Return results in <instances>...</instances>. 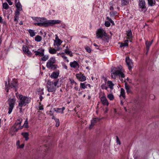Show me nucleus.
I'll return each mask as SVG.
<instances>
[{
	"instance_id": "obj_1",
	"label": "nucleus",
	"mask_w": 159,
	"mask_h": 159,
	"mask_svg": "<svg viewBox=\"0 0 159 159\" xmlns=\"http://www.w3.org/2000/svg\"><path fill=\"white\" fill-rule=\"evenodd\" d=\"M36 22L34 23L35 25L44 26L45 27L52 25L60 23L61 21L57 20H46V19L44 18L35 17L34 19Z\"/></svg>"
},
{
	"instance_id": "obj_2",
	"label": "nucleus",
	"mask_w": 159,
	"mask_h": 159,
	"mask_svg": "<svg viewBox=\"0 0 159 159\" xmlns=\"http://www.w3.org/2000/svg\"><path fill=\"white\" fill-rule=\"evenodd\" d=\"M118 76L120 78L125 77V75L123 73V70L121 69L117 70L116 68H113L111 71V76L112 79H115Z\"/></svg>"
},
{
	"instance_id": "obj_3",
	"label": "nucleus",
	"mask_w": 159,
	"mask_h": 159,
	"mask_svg": "<svg viewBox=\"0 0 159 159\" xmlns=\"http://www.w3.org/2000/svg\"><path fill=\"white\" fill-rule=\"evenodd\" d=\"M58 83V82H55L48 81L47 84V87L48 91L49 92H54L56 89V86Z\"/></svg>"
},
{
	"instance_id": "obj_4",
	"label": "nucleus",
	"mask_w": 159,
	"mask_h": 159,
	"mask_svg": "<svg viewBox=\"0 0 159 159\" xmlns=\"http://www.w3.org/2000/svg\"><path fill=\"white\" fill-rule=\"evenodd\" d=\"M56 59L54 57H52L50 58L46 64V66L50 69L55 70L58 67L57 65L55 64Z\"/></svg>"
},
{
	"instance_id": "obj_5",
	"label": "nucleus",
	"mask_w": 159,
	"mask_h": 159,
	"mask_svg": "<svg viewBox=\"0 0 159 159\" xmlns=\"http://www.w3.org/2000/svg\"><path fill=\"white\" fill-rule=\"evenodd\" d=\"M20 101L18 105L20 107L25 106L27 104L29 103L30 101V99L27 97L20 95L19 96Z\"/></svg>"
},
{
	"instance_id": "obj_6",
	"label": "nucleus",
	"mask_w": 159,
	"mask_h": 159,
	"mask_svg": "<svg viewBox=\"0 0 159 159\" xmlns=\"http://www.w3.org/2000/svg\"><path fill=\"white\" fill-rule=\"evenodd\" d=\"M6 90L7 91V92H8V87H9V88H14L15 89V91H16V88L17 86V81L16 80H13L12 81V82L11 83V85H7V82H6Z\"/></svg>"
},
{
	"instance_id": "obj_7",
	"label": "nucleus",
	"mask_w": 159,
	"mask_h": 159,
	"mask_svg": "<svg viewBox=\"0 0 159 159\" xmlns=\"http://www.w3.org/2000/svg\"><path fill=\"white\" fill-rule=\"evenodd\" d=\"M96 34L98 38L101 39L103 36H106V33L104 30L100 29L98 30Z\"/></svg>"
},
{
	"instance_id": "obj_8",
	"label": "nucleus",
	"mask_w": 159,
	"mask_h": 159,
	"mask_svg": "<svg viewBox=\"0 0 159 159\" xmlns=\"http://www.w3.org/2000/svg\"><path fill=\"white\" fill-rule=\"evenodd\" d=\"M9 103L8 113L9 114H10L12 112V110L13 108L15 102V101L13 99H9Z\"/></svg>"
},
{
	"instance_id": "obj_9",
	"label": "nucleus",
	"mask_w": 159,
	"mask_h": 159,
	"mask_svg": "<svg viewBox=\"0 0 159 159\" xmlns=\"http://www.w3.org/2000/svg\"><path fill=\"white\" fill-rule=\"evenodd\" d=\"M22 128V126H20V125H19V126H18L14 125L11 128V133L12 134H14L19 129H21Z\"/></svg>"
},
{
	"instance_id": "obj_10",
	"label": "nucleus",
	"mask_w": 159,
	"mask_h": 159,
	"mask_svg": "<svg viewBox=\"0 0 159 159\" xmlns=\"http://www.w3.org/2000/svg\"><path fill=\"white\" fill-rule=\"evenodd\" d=\"M76 77L80 81H84L86 80V77L81 73L77 74L76 75Z\"/></svg>"
},
{
	"instance_id": "obj_11",
	"label": "nucleus",
	"mask_w": 159,
	"mask_h": 159,
	"mask_svg": "<svg viewBox=\"0 0 159 159\" xmlns=\"http://www.w3.org/2000/svg\"><path fill=\"white\" fill-rule=\"evenodd\" d=\"M55 48L50 47L49 48V52L51 54H55L56 53L57 51H59L61 49V48H57L56 47H55Z\"/></svg>"
},
{
	"instance_id": "obj_12",
	"label": "nucleus",
	"mask_w": 159,
	"mask_h": 159,
	"mask_svg": "<svg viewBox=\"0 0 159 159\" xmlns=\"http://www.w3.org/2000/svg\"><path fill=\"white\" fill-rule=\"evenodd\" d=\"M101 101L102 104L104 105L108 106L109 105V102L105 96V95L104 94L101 98Z\"/></svg>"
},
{
	"instance_id": "obj_13",
	"label": "nucleus",
	"mask_w": 159,
	"mask_h": 159,
	"mask_svg": "<svg viewBox=\"0 0 159 159\" xmlns=\"http://www.w3.org/2000/svg\"><path fill=\"white\" fill-rule=\"evenodd\" d=\"M70 65L71 68L75 69H78L80 67L79 63L76 61L70 62Z\"/></svg>"
},
{
	"instance_id": "obj_14",
	"label": "nucleus",
	"mask_w": 159,
	"mask_h": 159,
	"mask_svg": "<svg viewBox=\"0 0 159 159\" xmlns=\"http://www.w3.org/2000/svg\"><path fill=\"white\" fill-rule=\"evenodd\" d=\"M125 88L128 94L133 93V92L131 89V87L125 81Z\"/></svg>"
},
{
	"instance_id": "obj_15",
	"label": "nucleus",
	"mask_w": 159,
	"mask_h": 159,
	"mask_svg": "<svg viewBox=\"0 0 159 159\" xmlns=\"http://www.w3.org/2000/svg\"><path fill=\"white\" fill-rule=\"evenodd\" d=\"M126 62L128 65V68L129 70H131L133 66V63L130 59L129 57H128L126 58Z\"/></svg>"
},
{
	"instance_id": "obj_16",
	"label": "nucleus",
	"mask_w": 159,
	"mask_h": 159,
	"mask_svg": "<svg viewBox=\"0 0 159 159\" xmlns=\"http://www.w3.org/2000/svg\"><path fill=\"white\" fill-rule=\"evenodd\" d=\"M16 6L17 8V9L15 12L17 13L18 12L19 14H20V12L22 10V6L19 1H18L17 3H16Z\"/></svg>"
},
{
	"instance_id": "obj_17",
	"label": "nucleus",
	"mask_w": 159,
	"mask_h": 159,
	"mask_svg": "<svg viewBox=\"0 0 159 159\" xmlns=\"http://www.w3.org/2000/svg\"><path fill=\"white\" fill-rule=\"evenodd\" d=\"M23 51L26 54L30 56L31 55V52L29 51L26 45H24L22 48Z\"/></svg>"
},
{
	"instance_id": "obj_18",
	"label": "nucleus",
	"mask_w": 159,
	"mask_h": 159,
	"mask_svg": "<svg viewBox=\"0 0 159 159\" xmlns=\"http://www.w3.org/2000/svg\"><path fill=\"white\" fill-rule=\"evenodd\" d=\"M44 50L43 49H39L38 51L35 52L36 55H39V56H42L44 54Z\"/></svg>"
},
{
	"instance_id": "obj_19",
	"label": "nucleus",
	"mask_w": 159,
	"mask_h": 159,
	"mask_svg": "<svg viewBox=\"0 0 159 159\" xmlns=\"http://www.w3.org/2000/svg\"><path fill=\"white\" fill-rule=\"evenodd\" d=\"M139 6L141 8L143 9L146 8V7L144 0H139Z\"/></svg>"
},
{
	"instance_id": "obj_20",
	"label": "nucleus",
	"mask_w": 159,
	"mask_h": 159,
	"mask_svg": "<svg viewBox=\"0 0 159 159\" xmlns=\"http://www.w3.org/2000/svg\"><path fill=\"white\" fill-rule=\"evenodd\" d=\"M62 43V41L61 40H54V43L53 45L55 47H57V48H61L60 45Z\"/></svg>"
},
{
	"instance_id": "obj_21",
	"label": "nucleus",
	"mask_w": 159,
	"mask_h": 159,
	"mask_svg": "<svg viewBox=\"0 0 159 159\" xmlns=\"http://www.w3.org/2000/svg\"><path fill=\"white\" fill-rule=\"evenodd\" d=\"M107 85L109 88L111 89L112 90L114 89V86L115 84L112 81L108 80L107 82Z\"/></svg>"
},
{
	"instance_id": "obj_22",
	"label": "nucleus",
	"mask_w": 159,
	"mask_h": 159,
	"mask_svg": "<svg viewBox=\"0 0 159 159\" xmlns=\"http://www.w3.org/2000/svg\"><path fill=\"white\" fill-rule=\"evenodd\" d=\"M99 119L97 118H95L92 120L91 121V124L89 127L90 129H91L95 125L97 122L99 121Z\"/></svg>"
},
{
	"instance_id": "obj_23",
	"label": "nucleus",
	"mask_w": 159,
	"mask_h": 159,
	"mask_svg": "<svg viewBox=\"0 0 159 159\" xmlns=\"http://www.w3.org/2000/svg\"><path fill=\"white\" fill-rule=\"evenodd\" d=\"M120 98H121V97L123 98V100H125V90L123 88H121L120 89Z\"/></svg>"
},
{
	"instance_id": "obj_24",
	"label": "nucleus",
	"mask_w": 159,
	"mask_h": 159,
	"mask_svg": "<svg viewBox=\"0 0 159 159\" xmlns=\"http://www.w3.org/2000/svg\"><path fill=\"white\" fill-rule=\"evenodd\" d=\"M65 109V107H62L61 108H57L54 109L55 111L57 113H61V114L63 113V111Z\"/></svg>"
},
{
	"instance_id": "obj_25",
	"label": "nucleus",
	"mask_w": 159,
	"mask_h": 159,
	"mask_svg": "<svg viewBox=\"0 0 159 159\" xmlns=\"http://www.w3.org/2000/svg\"><path fill=\"white\" fill-rule=\"evenodd\" d=\"M127 37L126 39H131L132 38V33L131 30H129L126 32Z\"/></svg>"
},
{
	"instance_id": "obj_26",
	"label": "nucleus",
	"mask_w": 159,
	"mask_h": 159,
	"mask_svg": "<svg viewBox=\"0 0 159 159\" xmlns=\"http://www.w3.org/2000/svg\"><path fill=\"white\" fill-rule=\"evenodd\" d=\"M59 75V73L58 72H53L51 74L50 77L52 78L56 79Z\"/></svg>"
},
{
	"instance_id": "obj_27",
	"label": "nucleus",
	"mask_w": 159,
	"mask_h": 159,
	"mask_svg": "<svg viewBox=\"0 0 159 159\" xmlns=\"http://www.w3.org/2000/svg\"><path fill=\"white\" fill-rule=\"evenodd\" d=\"M104 80H105V82L104 83H103L102 84L101 87L102 89H105L106 90H107L108 88L106 85V84H107V82H106L107 80V79L105 78Z\"/></svg>"
},
{
	"instance_id": "obj_28",
	"label": "nucleus",
	"mask_w": 159,
	"mask_h": 159,
	"mask_svg": "<svg viewBox=\"0 0 159 159\" xmlns=\"http://www.w3.org/2000/svg\"><path fill=\"white\" fill-rule=\"evenodd\" d=\"M22 119L21 118H19L16 121L15 124L14 125L18 126H19V125H20V126H21V124L22 122Z\"/></svg>"
},
{
	"instance_id": "obj_29",
	"label": "nucleus",
	"mask_w": 159,
	"mask_h": 159,
	"mask_svg": "<svg viewBox=\"0 0 159 159\" xmlns=\"http://www.w3.org/2000/svg\"><path fill=\"white\" fill-rule=\"evenodd\" d=\"M153 41L152 40L151 42H150L148 41H146V49L147 50V51H148L149 49L150 46L151 45Z\"/></svg>"
},
{
	"instance_id": "obj_30",
	"label": "nucleus",
	"mask_w": 159,
	"mask_h": 159,
	"mask_svg": "<svg viewBox=\"0 0 159 159\" xmlns=\"http://www.w3.org/2000/svg\"><path fill=\"white\" fill-rule=\"evenodd\" d=\"M148 3L151 6H154L156 3V1L153 0H148Z\"/></svg>"
},
{
	"instance_id": "obj_31",
	"label": "nucleus",
	"mask_w": 159,
	"mask_h": 159,
	"mask_svg": "<svg viewBox=\"0 0 159 159\" xmlns=\"http://www.w3.org/2000/svg\"><path fill=\"white\" fill-rule=\"evenodd\" d=\"M22 135L23 136L24 138H25V140L26 141L28 140L29 139V134L28 133L25 132L22 133Z\"/></svg>"
},
{
	"instance_id": "obj_32",
	"label": "nucleus",
	"mask_w": 159,
	"mask_h": 159,
	"mask_svg": "<svg viewBox=\"0 0 159 159\" xmlns=\"http://www.w3.org/2000/svg\"><path fill=\"white\" fill-rule=\"evenodd\" d=\"M42 39V37L39 35H36L35 37V40L37 42H40Z\"/></svg>"
},
{
	"instance_id": "obj_33",
	"label": "nucleus",
	"mask_w": 159,
	"mask_h": 159,
	"mask_svg": "<svg viewBox=\"0 0 159 159\" xmlns=\"http://www.w3.org/2000/svg\"><path fill=\"white\" fill-rule=\"evenodd\" d=\"M20 14H19L18 12L17 13L15 12V18H14V21L16 22V24L18 22V18L19 17V16L20 15Z\"/></svg>"
},
{
	"instance_id": "obj_34",
	"label": "nucleus",
	"mask_w": 159,
	"mask_h": 159,
	"mask_svg": "<svg viewBox=\"0 0 159 159\" xmlns=\"http://www.w3.org/2000/svg\"><path fill=\"white\" fill-rule=\"evenodd\" d=\"M42 57L41 60L43 61H46L48 60L49 58V57L48 55H44V54Z\"/></svg>"
},
{
	"instance_id": "obj_35",
	"label": "nucleus",
	"mask_w": 159,
	"mask_h": 159,
	"mask_svg": "<svg viewBox=\"0 0 159 159\" xmlns=\"http://www.w3.org/2000/svg\"><path fill=\"white\" fill-rule=\"evenodd\" d=\"M121 2L122 5H126L129 3V0H121Z\"/></svg>"
},
{
	"instance_id": "obj_36",
	"label": "nucleus",
	"mask_w": 159,
	"mask_h": 159,
	"mask_svg": "<svg viewBox=\"0 0 159 159\" xmlns=\"http://www.w3.org/2000/svg\"><path fill=\"white\" fill-rule=\"evenodd\" d=\"M65 53L68 55H69L70 57L73 56L72 53L71 51H70L68 49H66L65 51Z\"/></svg>"
},
{
	"instance_id": "obj_37",
	"label": "nucleus",
	"mask_w": 159,
	"mask_h": 159,
	"mask_svg": "<svg viewBox=\"0 0 159 159\" xmlns=\"http://www.w3.org/2000/svg\"><path fill=\"white\" fill-rule=\"evenodd\" d=\"M28 31L31 36L33 37L35 35V33L34 32V30H29Z\"/></svg>"
},
{
	"instance_id": "obj_38",
	"label": "nucleus",
	"mask_w": 159,
	"mask_h": 159,
	"mask_svg": "<svg viewBox=\"0 0 159 159\" xmlns=\"http://www.w3.org/2000/svg\"><path fill=\"white\" fill-rule=\"evenodd\" d=\"M70 82V83L71 84L72 86H76L77 84L75 82L74 80L73 79H69Z\"/></svg>"
},
{
	"instance_id": "obj_39",
	"label": "nucleus",
	"mask_w": 159,
	"mask_h": 159,
	"mask_svg": "<svg viewBox=\"0 0 159 159\" xmlns=\"http://www.w3.org/2000/svg\"><path fill=\"white\" fill-rule=\"evenodd\" d=\"M107 98L111 100H112L114 99V97L112 94H110L107 96Z\"/></svg>"
},
{
	"instance_id": "obj_40",
	"label": "nucleus",
	"mask_w": 159,
	"mask_h": 159,
	"mask_svg": "<svg viewBox=\"0 0 159 159\" xmlns=\"http://www.w3.org/2000/svg\"><path fill=\"white\" fill-rule=\"evenodd\" d=\"M2 6L3 8L5 9H7L9 7L8 5L6 3H3V4Z\"/></svg>"
},
{
	"instance_id": "obj_41",
	"label": "nucleus",
	"mask_w": 159,
	"mask_h": 159,
	"mask_svg": "<svg viewBox=\"0 0 159 159\" xmlns=\"http://www.w3.org/2000/svg\"><path fill=\"white\" fill-rule=\"evenodd\" d=\"M23 127H24L25 128H28V121L27 120V119H26V120L25 121L24 124L23 126H22Z\"/></svg>"
},
{
	"instance_id": "obj_42",
	"label": "nucleus",
	"mask_w": 159,
	"mask_h": 159,
	"mask_svg": "<svg viewBox=\"0 0 159 159\" xmlns=\"http://www.w3.org/2000/svg\"><path fill=\"white\" fill-rule=\"evenodd\" d=\"M55 121L56 123V126L57 127L59 126L60 125V122L59 120L58 119H56Z\"/></svg>"
},
{
	"instance_id": "obj_43",
	"label": "nucleus",
	"mask_w": 159,
	"mask_h": 159,
	"mask_svg": "<svg viewBox=\"0 0 159 159\" xmlns=\"http://www.w3.org/2000/svg\"><path fill=\"white\" fill-rule=\"evenodd\" d=\"M116 143L117 144H119L120 145L121 144L120 141V139L117 136H116Z\"/></svg>"
},
{
	"instance_id": "obj_44",
	"label": "nucleus",
	"mask_w": 159,
	"mask_h": 159,
	"mask_svg": "<svg viewBox=\"0 0 159 159\" xmlns=\"http://www.w3.org/2000/svg\"><path fill=\"white\" fill-rule=\"evenodd\" d=\"M80 85L81 87L82 88H83V89H84L86 88V87L85 85V84L84 83H80Z\"/></svg>"
},
{
	"instance_id": "obj_45",
	"label": "nucleus",
	"mask_w": 159,
	"mask_h": 159,
	"mask_svg": "<svg viewBox=\"0 0 159 159\" xmlns=\"http://www.w3.org/2000/svg\"><path fill=\"white\" fill-rule=\"evenodd\" d=\"M117 12L116 11H113L112 12L110 13V16H113L115 15H116L117 14Z\"/></svg>"
},
{
	"instance_id": "obj_46",
	"label": "nucleus",
	"mask_w": 159,
	"mask_h": 159,
	"mask_svg": "<svg viewBox=\"0 0 159 159\" xmlns=\"http://www.w3.org/2000/svg\"><path fill=\"white\" fill-rule=\"evenodd\" d=\"M128 42L129 40H127L125 41L124 43H123L125 46H128Z\"/></svg>"
},
{
	"instance_id": "obj_47",
	"label": "nucleus",
	"mask_w": 159,
	"mask_h": 159,
	"mask_svg": "<svg viewBox=\"0 0 159 159\" xmlns=\"http://www.w3.org/2000/svg\"><path fill=\"white\" fill-rule=\"evenodd\" d=\"M61 57L63 58V59L66 61L67 62H69V60L67 59V57L64 55H62Z\"/></svg>"
},
{
	"instance_id": "obj_48",
	"label": "nucleus",
	"mask_w": 159,
	"mask_h": 159,
	"mask_svg": "<svg viewBox=\"0 0 159 159\" xmlns=\"http://www.w3.org/2000/svg\"><path fill=\"white\" fill-rule=\"evenodd\" d=\"M85 49L86 50V51L87 52H90L91 51V49H90V48H89V47H86L85 48Z\"/></svg>"
},
{
	"instance_id": "obj_49",
	"label": "nucleus",
	"mask_w": 159,
	"mask_h": 159,
	"mask_svg": "<svg viewBox=\"0 0 159 159\" xmlns=\"http://www.w3.org/2000/svg\"><path fill=\"white\" fill-rule=\"evenodd\" d=\"M105 25L107 27H109L110 25V23L108 21H106L105 23Z\"/></svg>"
},
{
	"instance_id": "obj_50",
	"label": "nucleus",
	"mask_w": 159,
	"mask_h": 159,
	"mask_svg": "<svg viewBox=\"0 0 159 159\" xmlns=\"http://www.w3.org/2000/svg\"><path fill=\"white\" fill-rule=\"evenodd\" d=\"M107 20L111 22V23H112V24H113V25L114 24V22L112 21V20L110 18H109V17H107Z\"/></svg>"
},
{
	"instance_id": "obj_51",
	"label": "nucleus",
	"mask_w": 159,
	"mask_h": 159,
	"mask_svg": "<svg viewBox=\"0 0 159 159\" xmlns=\"http://www.w3.org/2000/svg\"><path fill=\"white\" fill-rule=\"evenodd\" d=\"M126 81H127V82H129V83H131L132 81L131 80L129 79L128 78H127V79H126V80H125V81L127 82Z\"/></svg>"
},
{
	"instance_id": "obj_52",
	"label": "nucleus",
	"mask_w": 159,
	"mask_h": 159,
	"mask_svg": "<svg viewBox=\"0 0 159 159\" xmlns=\"http://www.w3.org/2000/svg\"><path fill=\"white\" fill-rule=\"evenodd\" d=\"M8 3L10 5H11L12 4V2L11 1V0H6Z\"/></svg>"
},
{
	"instance_id": "obj_53",
	"label": "nucleus",
	"mask_w": 159,
	"mask_h": 159,
	"mask_svg": "<svg viewBox=\"0 0 159 159\" xmlns=\"http://www.w3.org/2000/svg\"><path fill=\"white\" fill-rule=\"evenodd\" d=\"M39 110H43V107L42 105H41L39 106Z\"/></svg>"
},
{
	"instance_id": "obj_54",
	"label": "nucleus",
	"mask_w": 159,
	"mask_h": 159,
	"mask_svg": "<svg viewBox=\"0 0 159 159\" xmlns=\"http://www.w3.org/2000/svg\"><path fill=\"white\" fill-rule=\"evenodd\" d=\"M56 38H55V40H61L60 39H59L58 36L56 34L55 35Z\"/></svg>"
},
{
	"instance_id": "obj_55",
	"label": "nucleus",
	"mask_w": 159,
	"mask_h": 159,
	"mask_svg": "<svg viewBox=\"0 0 159 159\" xmlns=\"http://www.w3.org/2000/svg\"><path fill=\"white\" fill-rule=\"evenodd\" d=\"M49 115L50 116H52L53 115V114L51 111H49Z\"/></svg>"
},
{
	"instance_id": "obj_56",
	"label": "nucleus",
	"mask_w": 159,
	"mask_h": 159,
	"mask_svg": "<svg viewBox=\"0 0 159 159\" xmlns=\"http://www.w3.org/2000/svg\"><path fill=\"white\" fill-rule=\"evenodd\" d=\"M24 146V144H22L21 145V146H20L19 147H18V148H23Z\"/></svg>"
},
{
	"instance_id": "obj_57",
	"label": "nucleus",
	"mask_w": 159,
	"mask_h": 159,
	"mask_svg": "<svg viewBox=\"0 0 159 159\" xmlns=\"http://www.w3.org/2000/svg\"><path fill=\"white\" fill-rule=\"evenodd\" d=\"M75 86L74 89H75L76 90H79V88L76 86Z\"/></svg>"
},
{
	"instance_id": "obj_58",
	"label": "nucleus",
	"mask_w": 159,
	"mask_h": 159,
	"mask_svg": "<svg viewBox=\"0 0 159 159\" xmlns=\"http://www.w3.org/2000/svg\"><path fill=\"white\" fill-rule=\"evenodd\" d=\"M120 47L121 48L123 47H124L125 46L123 43H121L120 45Z\"/></svg>"
},
{
	"instance_id": "obj_59",
	"label": "nucleus",
	"mask_w": 159,
	"mask_h": 159,
	"mask_svg": "<svg viewBox=\"0 0 159 159\" xmlns=\"http://www.w3.org/2000/svg\"><path fill=\"white\" fill-rule=\"evenodd\" d=\"M63 66H64V67L66 69H67V67L66 64H64V65H63Z\"/></svg>"
},
{
	"instance_id": "obj_60",
	"label": "nucleus",
	"mask_w": 159,
	"mask_h": 159,
	"mask_svg": "<svg viewBox=\"0 0 159 159\" xmlns=\"http://www.w3.org/2000/svg\"><path fill=\"white\" fill-rule=\"evenodd\" d=\"M2 18L0 16V22L2 23Z\"/></svg>"
},
{
	"instance_id": "obj_61",
	"label": "nucleus",
	"mask_w": 159,
	"mask_h": 159,
	"mask_svg": "<svg viewBox=\"0 0 159 159\" xmlns=\"http://www.w3.org/2000/svg\"><path fill=\"white\" fill-rule=\"evenodd\" d=\"M52 119H54L55 120L56 119H57V118H56L53 115L52 116Z\"/></svg>"
},
{
	"instance_id": "obj_62",
	"label": "nucleus",
	"mask_w": 159,
	"mask_h": 159,
	"mask_svg": "<svg viewBox=\"0 0 159 159\" xmlns=\"http://www.w3.org/2000/svg\"><path fill=\"white\" fill-rule=\"evenodd\" d=\"M114 9L113 7L112 6H111L110 7V10H113Z\"/></svg>"
},
{
	"instance_id": "obj_63",
	"label": "nucleus",
	"mask_w": 159,
	"mask_h": 159,
	"mask_svg": "<svg viewBox=\"0 0 159 159\" xmlns=\"http://www.w3.org/2000/svg\"><path fill=\"white\" fill-rule=\"evenodd\" d=\"M39 98L40 99V101H41L43 99V97H42V96H40L39 97Z\"/></svg>"
},
{
	"instance_id": "obj_64",
	"label": "nucleus",
	"mask_w": 159,
	"mask_h": 159,
	"mask_svg": "<svg viewBox=\"0 0 159 159\" xmlns=\"http://www.w3.org/2000/svg\"><path fill=\"white\" fill-rule=\"evenodd\" d=\"M19 144H20V142L19 141H18L17 143L16 144L17 145H19Z\"/></svg>"
}]
</instances>
